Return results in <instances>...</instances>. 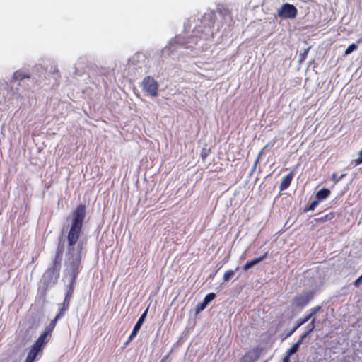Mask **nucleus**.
Masks as SVG:
<instances>
[{"label": "nucleus", "instance_id": "nucleus-11", "mask_svg": "<svg viewBox=\"0 0 362 362\" xmlns=\"http://www.w3.org/2000/svg\"><path fill=\"white\" fill-rule=\"evenodd\" d=\"M42 352V351L40 350L39 349L35 347L32 345L28 356L25 358V361L27 362H35V361L37 358V356L39 353Z\"/></svg>", "mask_w": 362, "mask_h": 362}, {"label": "nucleus", "instance_id": "nucleus-22", "mask_svg": "<svg viewBox=\"0 0 362 362\" xmlns=\"http://www.w3.org/2000/svg\"><path fill=\"white\" fill-rule=\"evenodd\" d=\"M357 45L356 44H351L346 49L344 54L348 55L351 54L352 52L356 50L357 49Z\"/></svg>", "mask_w": 362, "mask_h": 362}, {"label": "nucleus", "instance_id": "nucleus-28", "mask_svg": "<svg viewBox=\"0 0 362 362\" xmlns=\"http://www.w3.org/2000/svg\"><path fill=\"white\" fill-rule=\"evenodd\" d=\"M356 165L362 163V150L358 153V158L355 160Z\"/></svg>", "mask_w": 362, "mask_h": 362}, {"label": "nucleus", "instance_id": "nucleus-9", "mask_svg": "<svg viewBox=\"0 0 362 362\" xmlns=\"http://www.w3.org/2000/svg\"><path fill=\"white\" fill-rule=\"evenodd\" d=\"M268 255V252H264L262 255H261L259 257L255 258L250 261L247 262L243 267V269L244 271H247L249 269L255 266V264L259 263L260 262L263 261Z\"/></svg>", "mask_w": 362, "mask_h": 362}, {"label": "nucleus", "instance_id": "nucleus-27", "mask_svg": "<svg viewBox=\"0 0 362 362\" xmlns=\"http://www.w3.org/2000/svg\"><path fill=\"white\" fill-rule=\"evenodd\" d=\"M207 304H206L204 301L199 304L197 305V312H199L201 310H203L206 307Z\"/></svg>", "mask_w": 362, "mask_h": 362}, {"label": "nucleus", "instance_id": "nucleus-16", "mask_svg": "<svg viewBox=\"0 0 362 362\" xmlns=\"http://www.w3.org/2000/svg\"><path fill=\"white\" fill-rule=\"evenodd\" d=\"M30 74L28 72H24L20 70H18L14 72L13 76V81H21L25 78H30Z\"/></svg>", "mask_w": 362, "mask_h": 362}, {"label": "nucleus", "instance_id": "nucleus-30", "mask_svg": "<svg viewBox=\"0 0 362 362\" xmlns=\"http://www.w3.org/2000/svg\"><path fill=\"white\" fill-rule=\"evenodd\" d=\"M308 54V50H305L303 53L300 54V62H303L305 59Z\"/></svg>", "mask_w": 362, "mask_h": 362}, {"label": "nucleus", "instance_id": "nucleus-31", "mask_svg": "<svg viewBox=\"0 0 362 362\" xmlns=\"http://www.w3.org/2000/svg\"><path fill=\"white\" fill-rule=\"evenodd\" d=\"M290 356L288 354H286V356L284 357L282 362H289L290 361Z\"/></svg>", "mask_w": 362, "mask_h": 362}, {"label": "nucleus", "instance_id": "nucleus-23", "mask_svg": "<svg viewBox=\"0 0 362 362\" xmlns=\"http://www.w3.org/2000/svg\"><path fill=\"white\" fill-rule=\"evenodd\" d=\"M321 310L320 306H316L310 310V313L308 314V315H310V319L317 314L320 310Z\"/></svg>", "mask_w": 362, "mask_h": 362}, {"label": "nucleus", "instance_id": "nucleus-8", "mask_svg": "<svg viewBox=\"0 0 362 362\" xmlns=\"http://www.w3.org/2000/svg\"><path fill=\"white\" fill-rule=\"evenodd\" d=\"M260 349L258 347L246 352L243 357V362H255L260 356Z\"/></svg>", "mask_w": 362, "mask_h": 362}, {"label": "nucleus", "instance_id": "nucleus-32", "mask_svg": "<svg viewBox=\"0 0 362 362\" xmlns=\"http://www.w3.org/2000/svg\"><path fill=\"white\" fill-rule=\"evenodd\" d=\"M206 156H207V154L206 153H201V158L203 160H204L206 159Z\"/></svg>", "mask_w": 362, "mask_h": 362}, {"label": "nucleus", "instance_id": "nucleus-3", "mask_svg": "<svg viewBox=\"0 0 362 362\" xmlns=\"http://www.w3.org/2000/svg\"><path fill=\"white\" fill-rule=\"evenodd\" d=\"M206 32L207 33H205L202 26H199L193 30L192 35L187 37V38L178 36L175 38V40L177 43L185 46L187 48H189L191 47L190 45H188L189 44L196 45L199 40L202 38L206 40L208 39L209 35H210L211 37H214L213 32L210 28L207 29Z\"/></svg>", "mask_w": 362, "mask_h": 362}, {"label": "nucleus", "instance_id": "nucleus-20", "mask_svg": "<svg viewBox=\"0 0 362 362\" xmlns=\"http://www.w3.org/2000/svg\"><path fill=\"white\" fill-rule=\"evenodd\" d=\"M316 318L313 317L311 322L308 325V331L305 332L303 334H306V337L313 331L315 329V323Z\"/></svg>", "mask_w": 362, "mask_h": 362}, {"label": "nucleus", "instance_id": "nucleus-17", "mask_svg": "<svg viewBox=\"0 0 362 362\" xmlns=\"http://www.w3.org/2000/svg\"><path fill=\"white\" fill-rule=\"evenodd\" d=\"M310 319V315H306L304 317L299 319L296 325L293 328V329L287 334V337L291 336L298 327L301 325H304Z\"/></svg>", "mask_w": 362, "mask_h": 362}, {"label": "nucleus", "instance_id": "nucleus-21", "mask_svg": "<svg viewBox=\"0 0 362 362\" xmlns=\"http://www.w3.org/2000/svg\"><path fill=\"white\" fill-rule=\"evenodd\" d=\"M216 298V294L214 293H208L204 299V302L206 303V304H209L211 301H212L214 298Z\"/></svg>", "mask_w": 362, "mask_h": 362}, {"label": "nucleus", "instance_id": "nucleus-25", "mask_svg": "<svg viewBox=\"0 0 362 362\" xmlns=\"http://www.w3.org/2000/svg\"><path fill=\"white\" fill-rule=\"evenodd\" d=\"M137 333L132 331V333L130 334V335L128 337V339L127 340V341L124 344V347H126L128 344L132 341V340L136 336Z\"/></svg>", "mask_w": 362, "mask_h": 362}, {"label": "nucleus", "instance_id": "nucleus-1", "mask_svg": "<svg viewBox=\"0 0 362 362\" xmlns=\"http://www.w3.org/2000/svg\"><path fill=\"white\" fill-rule=\"evenodd\" d=\"M86 217V206L81 204L73 211L71 227L67 234V252L66 264L71 281L67 286L64 299L59 304V310L55 317L51 321L57 325V321L64 316L69 310L74 291V285L81 270L83 255L85 253L86 240H80L83 235V224Z\"/></svg>", "mask_w": 362, "mask_h": 362}, {"label": "nucleus", "instance_id": "nucleus-13", "mask_svg": "<svg viewBox=\"0 0 362 362\" xmlns=\"http://www.w3.org/2000/svg\"><path fill=\"white\" fill-rule=\"evenodd\" d=\"M148 308H147L146 309V310L140 316V317L137 320L136 323L135 324L132 331H134L138 334L139 329H141L142 325L144 324V322L145 321V319H146L147 313H148Z\"/></svg>", "mask_w": 362, "mask_h": 362}, {"label": "nucleus", "instance_id": "nucleus-26", "mask_svg": "<svg viewBox=\"0 0 362 362\" xmlns=\"http://www.w3.org/2000/svg\"><path fill=\"white\" fill-rule=\"evenodd\" d=\"M137 333L132 331V333L130 334V335L128 337V339L127 340V341L124 344V347H126L128 344L132 341V340L136 336Z\"/></svg>", "mask_w": 362, "mask_h": 362}, {"label": "nucleus", "instance_id": "nucleus-4", "mask_svg": "<svg viewBox=\"0 0 362 362\" xmlns=\"http://www.w3.org/2000/svg\"><path fill=\"white\" fill-rule=\"evenodd\" d=\"M56 325L54 322H50L49 325H47L43 332L40 335L37 339L34 342L33 346L42 351L45 344L49 341V338L52 335V332H53Z\"/></svg>", "mask_w": 362, "mask_h": 362}, {"label": "nucleus", "instance_id": "nucleus-15", "mask_svg": "<svg viewBox=\"0 0 362 362\" xmlns=\"http://www.w3.org/2000/svg\"><path fill=\"white\" fill-rule=\"evenodd\" d=\"M331 194L329 189L327 188H322L317 192L315 198L320 202L321 201L327 199Z\"/></svg>", "mask_w": 362, "mask_h": 362}, {"label": "nucleus", "instance_id": "nucleus-33", "mask_svg": "<svg viewBox=\"0 0 362 362\" xmlns=\"http://www.w3.org/2000/svg\"><path fill=\"white\" fill-rule=\"evenodd\" d=\"M166 358H167V356H166L165 358L162 359V361H161L160 362H164V361H165V359Z\"/></svg>", "mask_w": 362, "mask_h": 362}, {"label": "nucleus", "instance_id": "nucleus-24", "mask_svg": "<svg viewBox=\"0 0 362 362\" xmlns=\"http://www.w3.org/2000/svg\"><path fill=\"white\" fill-rule=\"evenodd\" d=\"M345 174H342L339 178H337V173H334L332 175L331 180L334 181V184H337L340 180L345 177Z\"/></svg>", "mask_w": 362, "mask_h": 362}, {"label": "nucleus", "instance_id": "nucleus-7", "mask_svg": "<svg viewBox=\"0 0 362 362\" xmlns=\"http://www.w3.org/2000/svg\"><path fill=\"white\" fill-rule=\"evenodd\" d=\"M143 89L151 96L158 95V84L157 81L151 76L144 78L142 82Z\"/></svg>", "mask_w": 362, "mask_h": 362}, {"label": "nucleus", "instance_id": "nucleus-29", "mask_svg": "<svg viewBox=\"0 0 362 362\" xmlns=\"http://www.w3.org/2000/svg\"><path fill=\"white\" fill-rule=\"evenodd\" d=\"M361 281H362V274L357 279H356L354 281L353 284L355 287H358V286L360 285Z\"/></svg>", "mask_w": 362, "mask_h": 362}, {"label": "nucleus", "instance_id": "nucleus-19", "mask_svg": "<svg viewBox=\"0 0 362 362\" xmlns=\"http://www.w3.org/2000/svg\"><path fill=\"white\" fill-rule=\"evenodd\" d=\"M319 203L320 202L315 197V199L310 202L307 208L305 209V211L314 210Z\"/></svg>", "mask_w": 362, "mask_h": 362}, {"label": "nucleus", "instance_id": "nucleus-2", "mask_svg": "<svg viewBox=\"0 0 362 362\" xmlns=\"http://www.w3.org/2000/svg\"><path fill=\"white\" fill-rule=\"evenodd\" d=\"M63 255V247L58 246L52 263V265L46 270L44 277V284L48 286L55 284L59 279Z\"/></svg>", "mask_w": 362, "mask_h": 362}, {"label": "nucleus", "instance_id": "nucleus-14", "mask_svg": "<svg viewBox=\"0 0 362 362\" xmlns=\"http://www.w3.org/2000/svg\"><path fill=\"white\" fill-rule=\"evenodd\" d=\"M306 337V334H303L299 339L286 351L288 356L295 354L299 349L300 345L302 344L303 339Z\"/></svg>", "mask_w": 362, "mask_h": 362}, {"label": "nucleus", "instance_id": "nucleus-5", "mask_svg": "<svg viewBox=\"0 0 362 362\" xmlns=\"http://www.w3.org/2000/svg\"><path fill=\"white\" fill-rule=\"evenodd\" d=\"M277 14L279 17L284 19H293L296 17L298 14V10L293 4L286 3L280 7V8L278 10Z\"/></svg>", "mask_w": 362, "mask_h": 362}, {"label": "nucleus", "instance_id": "nucleus-18", "mask_svg": "<svg viewBox=\"0 0 362 362\" xmlns=\"http://www.w3.org/2000/svg\"><path fill=\"white\" fill-rule=\"evenodd\" d=\"M238 270V267H236L235 270H228L227 272H226L223 274V280L224 282H226V281H228L230 279H231L235 272Z\"/></svg>", "mask_w": 362, "mask_h": 362}, {"label": "nucleus", "instance_id": "nucleus-6", "mask_svg": "<svg viewBox=\"0 0 362 362\" xmlns=\"http://www.w3.org/2000/svg\"><path fill=\"white\" fill-rule=\"evenodd\" d=\"M313 296L314 291H313L303 292L295 296L293 304L297 308H303L313 298Z\"/></svg>", "mask_w": 362, "mask_h": 362}, {"label": "nucleus", "instance_id": "nucleus-10", "mask_svg": "<svg viewBox=\"0 0 362 362\" xmlns=\"http://www.w3.org/2000/svg\"><path fill=\"white\" fill-rule=\"evenodd\" d=\"M293 176L294 173L292 170L282 179L279 187L280 191H284L288 188L291 183Z\"/></svg>", "mask_w": 362, "mask_h": 362}, {"label": "nucleus", "instance_id": "nucleus-12", "mask_svg": "<svg viewBox=\"0 0 362 362\" xmlns=\"http://www.w3.org/2000/svg\"><path fill=\"white\" fill-rule=\"evenodd\" d=\"M335 217H336V213L334 211H330L329 213L325 214L323 216L315 218L313 220V222H315V224H319V223H325L327 221H331Z\"/></svg>", "mask_w": 362, "mask_h": 362}]
</instances>
